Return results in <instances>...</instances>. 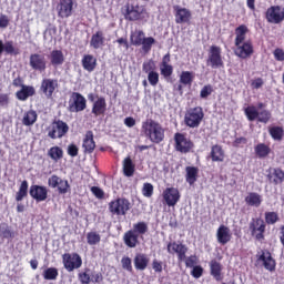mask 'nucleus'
<instances>
[{"label": "nucleus", "instance_id": "nucleus-7", "mask_svg": "<svg viewBox=\"0 0 284 284\" xmlns=\"http://www.w3.org/2000/svg\"><path fill=\"white\" fill-rule=\"evenodd\" d=\"M174 149L181 154H189L194 149V142L187 138L184 133L176 132L174 134Z\"/></svg>", "mask_w": 284, "mask_h": 284}, {"label": "nucleus", "instance_id": "nucleus-23", "mask_svg": "<svg viewBox=\"0 0 284 284\" xmlns=\"http://www.w3.org/2000/svg\"><path fill=\"white\" fill-rule=\"evenodd\" d=\"M108 112V102L104 97H98L91 108V114L94 116H103Z\"/></svg>", "mask_w": 284, "mask_h": 284}, {"label": "nucleus", "instance_id": "nucleus-34", "mask_svg": "<svg viewBox=\"0 0 284 284\" xmlns=\"http://www.w3.org/2000/svg\"><path fill=\"white\" fill-rule=\"evenodd\" d=\"M254 152H255V156H257V159H267V156H270V154H272V148L270 146V144L257 143L254 146Z\"/></svg>", "mask_w": 284, "mask_h": 284}, {"label": "nucleus", "instance_id": "nucleus-26", "mask_svg": "<svg viewBox=\"0 0 284 284\" xmlns=\"http://www.w3.org/2000/svg\"><path fill=\"white\" fill-rule=\"evenodd\" d=\"M216 239L220 245H227V243L232 241V233L230 232V227L225 226V224H221L216 231Z\"/></svg>", "mask_w": 284, "mask_h": 284}, {"label": "nucleus", "instance_id": "nucleus-19", "mask_svg": "<svg viewBox=\"0 0 284 284\" xmlns=\"http://www.w3.org/2000/svg\"><path fill=\"white\" fill-rule=\"evenodd\" d=\"M175 23H190L192 21V11L179 4L173 6Z\"/></svg>", "mask_w": 284, "mask_h": 284}, {"label": "nucleus", "instance_id": "nucleus-24", "mask_svg": "<svg viewBox=\"0 0 284 284\" xmlns=\"http://www.w3.org/2000/svg\"><path fill=\"white\" fill-rule=\"evenodd\" d=\"M82 148L84 154H92V152H94L97 149V142H94V132H92V130L85 132L82 141Z\"/></svg>", "mask_w": 284, "mask_h": 284}, {"label": "nucleus", "instance_id": "nucleus-54", "mask_svg": "<svg viewBox=\"0 0 284 284\" xmlns=\"http://www.w3.org/2000/svg\"><path fill=\"white\" fill-rule=\"evenodd\" d=\"M271 119H272V112H270L268 110H262L261 112H258V115H257L258 123H270Z\"/></svg>", "mask_w": 284, "mask_h": 284}, {"label": "nucleus", "instance_id": "nucleus-44", "mask_svg": "<svg viewBox=\"0 0 284 284\" xmlns=\"http://www.w3.org/2000/svg\"><path fill=\"white\" fill-rule=\"evenodd\" d=\"M48 156H50L52 161L58 163V161H61V159H63V149H61V146H52L48 151Z\"/></svg>", "mask_w": 284, "mask_h": 284}, {"label": "nucleus", "instance_id": "nucleus-42", "mask_svg": "<svg viewBox=\"0 0 284 284\" xmlns=\"http://www.w3.org/2000/svg\"><path fill=\"white\" fill-rule=\"evenodd\" d=\"M278 221H281V216H278V212L267 211L264 213L265 225H276Z\"/></svg>", "mask_w": 284, "mask_h": 284}, {"label": "nucleus", "instance_id": "nucleus-63", "mask_svg": "<svg viewBox=\"0 0 284 284\" xmlns=\"http://www.w3.org/2000/svg\"><path fill=\"white\" fill-rule=\"evenodd\" d=\"M275 61H284V50L276 48L273 52Z\"/></svg>", "mask_w": 284, "mask_h": 284}, {"label": "nucleus", "instance_id": "nucleus-4", "mask_svg": "<svg viewBox=\"0 0 284 284\" xmlns=\"http://www.w3.org/2000/svg\"><path fill=\"white\" fill-rule=\"evenodd\" d=\"M205 119L202 106L189 108L184 114V123L186 128H199Z\"/></svg>", "mask_w": 284, "mask_h": 284}, {"label": "nucleus", "instance_id": "nucleus-36", "mask_svg": "<svg viewBox=\"0 0 284 284\" xmlns=\"http://www.w3.org/2000/svg\"><path fill=\"white\" fill-rule=\"evenodd\" d=\"M250 29H247V26L241 24L235 29V45H241V43H245V39L247 37V32Z\"/></svg>", "mask_w": 284, "mask_h": 284}, {"label": "nucleus", "instance_id": "nucleus-55", "mask_svg": "<svg viewBox=\"0 0 284 284\" xmlns=\"http://www.w3.org/2000/svg\"><path fill=\"white\" fill-rule=\"evenodd\" d=\"M88 272H90V268H85L84 272H80L78 274V278H79L81 284H90V283H92V277L90 276V273H88Z\"/></svg>", "mask_w": 284, "mask_h": 284}, {"label": "nucleus", "instance_id": "nucleus-12", "mask_svg": "<svg viewBox=\"0 0 284 284\" xmlns=\"http://www.w3.org/2000/svg\"><path fill=\"white\" fill-rule=\"evenodd\" d=\"M77 8V0H59L57 4V12L60 19H70L74 14Z\"/></svg>", "mask_w": 284, "mask_h": 284}, {"label": "nucleus", "instance_id": "nucleus-11", "mask_svg": "<svg viewBox=\"0 0 284 284\" xmlns=\"http://www.w3.org/2000/svg\"><path fill=\"white\" fill-rule=\"evenodd\" d=\"M206 64L216 70L219 68H223V55L222 49L219 45H211L209 49V57L206 60Z\"/></svg>", "mask_w": 284, "mask_h": 284}, {"label": "nucleus", "instance_id": "nucleus-48", "mask_svg": "<svg viewBox=\"0 0 284 284\" xmlns=\"http://www.w3.org/2000/svg\"><path fill=\"white\" fill-rule=\"evenodd\" d=\"M138 236H143V234H148V223L138 222L133 224V229H131Z\"/></svg>", "mask_w": 284, "mask_h": 284}, {"label": "nucleus", "instance_id": "nucleus-51", "mask_svg": "<svg viewBox=\"0 0 284 284\" xmlns=\"http://www.w3.org/2000/svg\"><path fill=\"white\" fill-rule=\"evenodd\" d=\"M142 71L144 72V74L156 72V62H154V60L152 59L144 61L142 64Z\"/></svg>", "mask_w": 284, "mask_h": 284}, {"label": "nucleus", "instance_id": "nucleus-37", "mask_svg": "<svg viewBox=\"0 0 284 284\" xmlns=\"http://www.w3.org/2000/svg\"><path fill=\"white\" fill-rule=\"evenodd\" d=\"M123 174L124 176H134V172H136V165L134 164V162L132 161V158L126 156L123 160Z\"/></svg>", "mask_w": 284, "mask_h": 284}, {"label": "nucleus", "instance_id": "nucleus-20", "mask_svg": "<svg viewBox=\"0 0 284 284\" xmlns=\"http://www.w3.org/2000/svg\"><path fill=\"white\" fill-rule=\"evenodd\" d=\"M166 252L169 254H178V260L180 263L185 261V254H187V246L185 244H179L176 242H169L166 246Z\"/></svg>", "mask_w": 284, "mask_h": 284}, {"label": "nucleus", "instance_id": "nucleus-33", "mask_svg": "<svg viewBox=\"0 0 284 284\" xmlns=\"http://www.w3.org/2000/svg\"><path fill=\"white\" fill-rule=\"evenodd\" d=\"M123 243L126 247L134 248L139 245V235H136L133 230H129L123 235Z\"/></svg>", "mask_w": 284, "mask_h": 284}, {"label": "nucleus", "instance_id": "nucleus-57", "mask_svg": "<svg viewBox=\"0 0 284 284\" xmlns=\"http://www.w3.org/2000/svg\"><path fill=\"white\" fill-rule=\"evenodd\" d=\"M213 92L214 88H212V84H206L201 89L200 97L201 99H207Z\"/></svg>", "mask_w": 284, "mask_h": 284}, {"label": "nucleus", "instance_id": "nucleus-30", "mask_svg": "<svg viewBox=\"0 0 284 284\" xmlns=\"http://www.w3.org/2000/svg\"><path fill=\"white\" fill-rule=\"evenodd\" d=\"M210 158L213 163H223L225 161V150L220 144H214L211 148Z\"/></svg>", "mask_w": 284, "mask_h": 284}, {"label": "nucleus", "instance_id": "nucleus-32", "mask_svg": "<svg viewBox=\"0 0 284 284\" xmlns=\"http://www.w3.org/2000/svg\"><path fill=\"white\" fill-rule=\"evenodd\" d=\"M90 45L93 50H99L105 45V33L103 31L98 30L95 33L92 34L90 40Z\"/></svg>", "mask_w": 284, "mask_h": 284}, {"label": "nucleus", "instance_id": "nucleus-60", "mask_svg": "<svg viewBox=\"0 0 284 284\" xmlns=\"http://www.w3.org/2000/svg\"><path fill=\"white\" fill-rule=\"evenodd\" d=\"M91 192L94 194L95 199H104L105 196V192H103V189L99 186H92Z\"/></svg>", "mask_w": 284, "mask_h": 284}, {"label": "nucleus", "instance_id": "nucleus-62", "mask_svg": "<svg viewBox=\"0 0 284 284\" xmlns=\"http://www.w3.org/2000/svg\"><path fill=\"white\" fill-rule=\"evenodd\" d=\"M69 156H79V146L77 144H69L68 146Z\"/></svg>", "mask_w": 284, "mask_h": 284}, {"label": "nucleus", "instance_id": "nucleus-14", "mask_svg": "<svg viewBox=\"0 0 284 284\" xmlns=\"http://www.w3.org/2000/svg\"><path fill=\"white\" fill-rule=\"evenodd\" d=\"M48 185L49 187H52V190L58 189V194H68L70 192V182L61 179L57 174H53L48 179Z\"/></svg>", "mask_w": 284, "mask_h": 284}, {"label": "nucleus", "instance_id": "nucleus-25", "mask_svg": "<svg viewBox=\"0 0 284 284\" xmlns=\"http://www.w3.org/2000/svg\"><path fill=\"white\" fill-rule=\"evenodd\" d=\"M171 57L170 53H166L162 58V62L160 63V74L164 79H170L172 74H174V67L170 64Z\"/></svg>", "mask_w": 284, "mask_h": 284}, {"label": "nucleus", "instance_id": "nucleus-53", "mask_svg": "<svg viewBox=\"0 0 284 284\" xmlns=\"http://www.w3.org/2000/svg\"><path fill=\"white\" fill-rule=\"evenodd\" d=\"M142 194L145 199H152L154 195V185L150 182H145L142 187Z\"/></svg>", "mask_w": 284, "mask_h": 284}, {"label": "nucleus", "instance_id": "nucleus-28", "mask_svg": "<svg viewBox=\"0 0 284 284\" xmlns=\"http://www.w3.org/2000/svg\"><path fill=\"white\" fill-rule=\"evenodd\" d=\"M10 54L11 57H19L21 54V50L17 47H14V42L12 41H7L3 43V40H0V57L1 54Z\"/></svg>", "mask_w": 284, "mask_h": 284}, {"label": "nucleus", "instance_id": "nucleus-46", "mask_svg": "<svg viewBox=\"0 0 284 284\" xmlns=\"http://www.w3.org/2000/svg\"><path fill=\"white\" fill-rule=\"evenodd\" d=\"M28 196V182L22 181L18 192L16 193V201L19 203Z\"/></svg>", "mask_w": 284, "mask_h": 284}, {"label": "nucleus", "instance_id": "nucleus-45", "mask_svg": "<svg viewBox=\"0 0 284 284\" xmlns=\"http://www.w3.org/2000/svg\"><path fill=\"white\" fill-rule=\"evenodd\" d=\"M42 276L44 281H57L59 277V270L57 267H49L43 271Z\"/></svg>", "mask_w": 284, "mask_h": 284}, {"label": "nucleus", "instance_id": "nucleus-9", "mask_svg": "<svg viewBox=\"0 0 284 284\" xmlns=\"http://www.w3.org/2000/svg\"><path fill=\"white\" fill-rule=\"evenodd\" d=\"M88 108V100L80 92H72L68 110L72 113L83 112Z\"/></svg>", "mask_w": 284, "mask_h": 284}, {"label": "nucleus", "instance_id": "nucleus-1", "mask_svg": "<svg viewBox=\"0 0 284 284\" xmlns=\"http://www.w3.org/2000/svg\"><path fill=\"white\" fill-rule=\"evenodd\" d=\"M142 132L151 143H163L165 140V129L159 121L146 119L142 122Z\"/></svg>", "mask_w": 284, "mask_h": 284}, {"label": "nucleus", "instance_id": "nucleus-50", "mask_svg": "<svg viewBox=\"0 0 284 284\" xmlns=\"http://www.w3.org/2000/svg\"><path fill=\"white\" fill-rule=\"evenodd\" d=\"M192 81H194V73L190 71H182L180 75V83L183 85H192Z\"/></svg>", "mask_w": 284, "mask_h": 284}, {"label": "nucleus", "instance_id": "nucleus-43", "mask_svg": "<svg viewBox=\"0 0 284 284\" xmlns=\"http://www.w3.org/2000/svg\"><path fill=\"white\" fill-rule=\"evenodd\" d=\"M268 134L273 141H283L284 129L283 126H270Z\"/></svg>", "mask_w": 284, "mask_h": 284}, {"label": "nucleus", "instance_id": "nucleus-13", "mask_svg": "<svg viewBox=\"0 0 284 284\" xmlns=\"http://www.w3.org/2000/svg\"><path fill=\"white\" fill-rule=\"evenodd\" d=\"M265 19L267 23H274L278 26V23H283L284 21V8L281 6H272L265 12Z\"/></svg>", "mask_w": 284, "mask_h": 284}, {"label": "nucleus", "instance_id": "nucleus-8", "mask_svg": "<svg viewBox=\"0 0 284 284\" xmlns=\"http://www.w3.org/2000/svg\"><path fill=\"white\" fill-rule=\"evenodd\" d=\"M70 132V126L63 120H53L49 131V139H63Z\"/></svg>", "mask_w": 284, "mask_h": 284}, {"label": "nucleus", "instance_id": "nucleus-58", "mask_svg": "<svg viewBox=\"0 0 284 284\" xmlns=\"http://www.w3.org/2000/svg\"><path fill=\"white\" fill-rule=\"evenodd\" d=\"M122 268L126 270V272H134V268H132V258L124 256L121 260Z\"/></svg>", "mask_w": 284, "mask_h": 284}, {"label": "nucleus", "instance_id": "nucleus-59", "mask_svg": "<svg viewBox=\"0 0 284 284\" xmlns=\"http://www.w3.org/2000/svg\"><path fill=\"white\" fill-rule=\"evenodd\" d=\"M152 270L155 272V274H161V272H163V262L153 260Z\"/></svg>", "mask_w": 284, "mask_h": 284}, {"label": "nucleus", "instance_id": "nucleus-49", "mask_svg": "<svg viewBox=\"0 0 284 284\" xmlns=\"http://www.w3.org/2000/svg\"><path fill=\"white\" fill-rule=\"evenodd\" d=\"M244 113L247 121H256V119H258V110H256V106L254 105L245 108Z\"/></svg>", "mask_w": 284, "mask_h": 284}, {"label": "nucleus", "instance_id": "nucleus-52", "mask_svg": "<svg viewBox=\"0 0 284 284\" xmlns=\"http://www.w3.org/2000/svg\"><path fill=\"white\" fill-rule=\"evenodd\" d=\"M88 245H99L101 243V235L97 232H89L87 234Z\"/></svg>", "mask_w": 284, "mask_h": 284}, {"label": "nucleus", "instance_id": "nucleus-35", "mask_svg": "<svg viewBox=\"0 0 284 284\" xmlns=\"http://www.w3.org/2000/svg\"><path fill=\"white\" fill-rule=\"evenodd\" d=\"M82 68L87 72H94L97 70V58L92 54H84L82 58Z\"/></svg>", "mask_w": 284, "mask_h": 284}, {"label": "nucleus", "instance_id": "nucleus-6", "mask_svg": "<svg viewBox=\"0 0 284 284\" xmlns=\"http://www.w3.org/2000/svg\"><path fill=\"white\" fill-rule=\"evenodd\" d=\"M267 225L265 224V220L261 217H253L248 223V232H251V236L258 241V243H263L265 241V230Z\"/></svg>", "mask_w": 284, "mask_h": 284}, {"label": "nucleus", "instance_id": "nucleus-64", "mask_svg": "<svg viewBox=\"0 0 284 284\" xmlns=\"http://www.w3.org/2000/svg\"><path fill=\"white\" fill-rule=\"evenodd\" d=\"M184 261H185V266L186 267H194V265L196 264L195 255H191L189 257H185Z\"/></svg>", "mask_w": 284, "mask_h": 284}, {"label": "nucleus", "instance_id": "nucleus-38", "mask_svg": "<svg viewBox=\"0 0 284 284\" xmlns=\"http://www.w3.org/2000/svg\"><path fill=\"white\" fill-rule=\"evenodd\" d=\"M186 171V183H189V185H194L199 179V168L196 166H186L185 169Z\"/></svg>", "mask_w": 284, "mask_h": 284}, {"label": "nucleus", "instance_id": "nucleus-18", "mask_svg": "<svg viewBox=\"0 0 284 284\" xmlns=\"http://www.w3.org/2000/svg\"><path fill=\"white\" fill-rule=\"evenodd\" d=\"M257 256V263H262L264 270L267 272H276V260L272 257V253L270 251H262Z\"/></svg>", "mask_w": 284, "mask_h": 284}, {"label": "nucleus", "instance_id": "nucleus-40", "mask_svg": "<svg viewBox=\"0 0 284 284\" xmlns=\"http://www.w3.org/2000/svg\"><path fill=\"white\" fill-rule=\"evenodd\" d=\"M37 119H39L37 111L29 110L24 113L22 123L23 125H27V126L34 125L37 123Z\"/></svg>", "mask_w": 284, "mask_h": 284}, {"label": "nucleus", "instance_id": "nucleus-39", "mask_svg": "<svg viewBox=\"0 0 284 284\" xmlns=\"http://www.w3.org/2000/svg\"><path fill=\"white\" fill-rule=\"evenodd\" d=\"M262 202L261 195L256 192H251L245 197V203L251 207H260Z\"/></svg>", "mask_w": 284, "mask_h": 284}, {"label": "nucleus", "instance_id": "nucleus-47", "mask_svg": "<svg viewBox=\"0 0 284 284\" xmlns=\"http://www.w3.org/2000/svg\"><path fill=\"white\" fill-rule=\"evenodd\" d=\"M274 185H281L284 182V171L282 169H274L271 175Z\"/></svg>", "mask_w": 284, "mask_h": 284}, {"label": "nucleus", "instance_id": "nucleus-27", "mask_svg": "<svg viewBox=\"0 0 284 284\" xmlns=\"http://www.w3.org/2000/svg\"><path fill=\"white\" fill-rule=\"evenodd\" d=\"M133 263L138 272H144V270H148V265H150V257L145 253H136Z\"/></svg>", "mask_w": 284, "mask_h": 284}, {"label": "nucleus", "instance_id": "nucleus-21", "mask_svg": "<svg viewBox=\"0 0 284 284\" xmlns=\"http://www.w3.org/2000/svg\"><path fill=\"white\" fill-rule=\"evenodd\" d=\"M29 194L37 203H41L48 200V187L33 184L30 186Z\"/></svg>", "mask_w": 284, "mask_h": 284}, {"label": "nucleus", "instance_id": "nucleus-2", "mask_svg": "<svg viewBox=\"0 0 284 284\" xmlns=\"http://www.w3.org/2000/svg\"><path fill=\"white\" fill-rule=\"evenodd\" d=\"M121 12L125 21H143L145 19V7L139 4V2H128L122 7Z\"/></svg>", "mask_w": 284, "mask_h": 284}, {"label": "nucleus", "instance_id": "nucleus-22", "mask_svg": "<svg viewBox=\"0 0 284 284\" xmlns=\"http://www.w3.org/2000/svg\"><path fill=\"white\" fill-rule=\"evenodd\" d=\"M59 88V82L54 79H43L41 82L40 90L43 92L47 99H52V94H54V90Z\"/></svg>", "mask_w": 284, "mask_h": 284}, {"label": "nucleus", "instance_id": "nucleus-3", "mask_svg": "<svg viewBox=\"0 0 284 284\" xmlns=\"http://www.w3.org/2000/svg\"><path fill=\"white\" fill-rule=\"evenodd\" d=\"M130 41L132 45H135L139 48V45H142V51H144L145 54H149V52L152 51V45L156 43V40L153 37H146L145 32L143 30H135L131 32Z\"/></svg>", "mask_w": 284, "mask_h": 284}, {"label": "nucleus", "instance_id": "nucleus-29", "mask_svg": "<svg viewBox=\"0 0 284 284\" xmlns=\"http://www.w3.org/2000/svg\"><path fill=\"white\" fill-rule=\"evenodd\" d=\"M209 266L211 276L217 282L223 281V264L216 260H211Z\"/></svg>", "mask_w": 284, "mask_h": 284}, {"label": "nucleus", "instance_id": "nucleus-17", "mask_svg": "<svg viewBox=\"0 0 284 284\" xmlns=\"http://www.w3.org/2000/svg\"><path fill=\"white\" fill-rule=\"evenodd\" d=\"M162 199L169 207H174L181 201V193L176 187H166L162 193Z\"/></svg>", "mask_w": 284, "mask_h": 284}, {"label": "nucleus", "instance_id": "nucleus-31", "mask_svg": "<svg viewBox=\"0 0 284 284\" xmlns=\"http://www.w3.org/2000/svg\"><path fill=\"white\" fill-rule=\"evenodd\" d=\"M37 94V90L32 85H22L21 90L16 92V98L18 101H28L30 97H34Z\"/></svg>", "mask_w": 284, "mask_h": 284}, {"label": "nucleus", "instance_id": "nucleus-5", "mask_svg": "<svg viewBox=\"0 0 284 284\" xmlns=\"http://www.w3.org/2000/svg\"><path fill=\"white\" fill-rule=\"evenodd\" d=\"M131 207L130 200L125 197H118L109 203V212L112 216H125Z\"/></svg>", "mask_w": 284, "mask_h": 284}, {"label": "nucleus", "instance_id": "nucleus-41", "mask_svg": "<svg viewBox=\"0 0 284 284\" xmlns=\"http://www.w3.org/2000/svg\"><path fill=\"white\" fill-rule=\"evenodd\" d=\"M50 61H51V65H63V61H65V58L63 57V51L61 50L51 51Z\"/></svg>", "mask_w": 284, "mask_h": 284}, {"label": "nucleus", "instance_id": "nucleus-15", "mask_svg": "<svg viewBox=\"0 0 284 284\" xmlns=\"http://www.w3.org/2000/svg\"><path fill=\"white\" fill-rule=\"evenodd\" d=\"M29 65L34 72H45L48 70V60L45 55L41 53H31L29 57Z\"/></svg>", "mask_w": 284, "mask_h": 284}, {"label": "nucleus", "instance_id": "nucleus-10", "mask_svg": "<svg viewBox=\"0 0 284 284\" xmlns=\"http://www.w3.org/2000/svg\"><path fill=\"white\" fill-rule=\"evenodd\" d=\"M62 263L67 272H74V270H79L83 265V258L79 253H64Z\"/></svg>", "mask_w": 284, "mask_h": 284}, {"label": "nucleus", "instance_id": "nucleus-56", "mask_svg": "<svg viewBox=\"0 0 284 284\" xmlns=\"http://www.w3.org/2000/svg\"><path fill=\"white\" fill-rule=\"evenodd\" d=\"M146 74H148V81L150 85H152L153 88H156V85H159V72L153 71Z\"/></svg>", "mask_w": 284, "mask_h": 284}, {"label": "nucleus", "instance_id": "nucleus-16", "mask_svg": "<svg viewBox=\"0 0 284 284\" xmlns=\"http://www.w3.org/2000/svg\"><path fill=\"white\" fill-rule=\"evenodd\" d=\"M234 54L235 57H239V59H250V57L254 54V44L252 43V40L235 44Z\"/></svg>", "mask_w": 284, "mask_h": 284}, {"label": "nucleus", "instance_id": "nucleus-61", "mask_svg": "<svg viewBox=\"0 0 284 284\" xmlns=\"http://www.w3.org/2000/svg\"><path fill=\"white\" fill-rule=\"evenodd\" d=\"M191 276H193V278H201L203 276V266H194L191 272Z\"/></svg>", "mask_w": 284, "mask_h": 284}]
</instances>
